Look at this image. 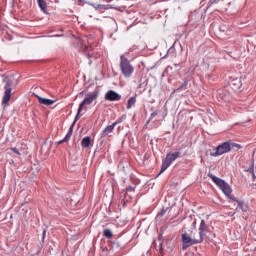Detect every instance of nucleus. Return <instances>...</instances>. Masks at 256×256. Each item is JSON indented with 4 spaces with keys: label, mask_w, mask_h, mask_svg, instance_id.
Wrapping results in <instances>:
<instances>
[{
    "label": "nucleus",
    "mask_w": 256,
    "mask_h": 256,
    "mask_svg": "<svg viewBox=\"0 0 256 256\" xmlns=\"http://www.w3.org/2000/svg\"><path fill=\"white\" fill-rule=\"evenodd\" d=\"M120 71L127 79L135 73V68L131 65V61L123 54L120 56Z\"/></svg>",
    "instance_id": "nucleus-1"
},
{
    "label": "nucleus",
    "mask_w": 256,
    "mask_h": 256,
    "mask_svg": "<svg viewBox=\"0 0 256 256\" xmlns=\"http://www.w3.org/2000/svg\"><path fill=\"white\" fill-rule=\"evenodd\" d=\"M181 242H182V251H187L189 247H193V245H199V243H202L201 238L191 236L187 232L181 234Z\"/></svg>",
    "instance_id": "nucleus-2"
},
{
    "label": "nucleus",
    "mask_w": 256,
    "mask_h": 256,
    "mask_svg": "<svg viewBox=\"0 0 256 256\" xmlns=\"http://www.w3.org/2000/svg\"><path fill=\"white\" fill-rule=\"evenodd\" d=\"M179 157H181L180 151L167 153L166 157L162 160L160 175L161 173H165V171H167V169L171 167V164L173 163V161H176V159H179Z\"/></svg>",
    "instance_id": "nucleus-3"
},
{
    "label": "nucleus",
    "mask_w": 256,
    "mask_h": 256,
    "mask_svg": "<svg viewBox=\"0 0 256 256\" xmlns=\"http://www.w3.org/2000/svg\"><path fill=\"white\" fill-rule=\"evenodd\" d=\"M4 83V95L2 98V105H7L11 101V91H13V80L9 77L3 79Z\"/></svg>",
    "instance_id": "nucleus-4"
},
{
    "label": "nucleus",
    "mask_w": 256,
    "mask_h": 256,
    "mask_svg": "<svg viewBox=\"0 0 256 256\" xmlns=\"http://www.w3.org/2000/svg\"><path fill=\"white\" fill-rule=\"evenodd\" d=\"M97 97H99V90L89 92L84 100L79 104V113L83 111V107H85V105H91Z\"/></svg>",
    "instance_id": "nucleus-5"
},
{
    "label": "nucleus",
    "mask_w": 256,
    "mask_h": 256,
    "mask_svg": "<svg viewBox=\"0 0 256 256\" xmlns=\"http://www.w3.org/2000/svg\"><path fill=\"white\" fill-rule=\"evenodd\" d=\"M231 152V145L229 141L223 142L215 148V152L211 153V157H220V155H225V153Z\"/></svg>",
    "instance_id": "nucleus-6"
},
{
    "label": "nucleus",
    "mask_w": 256,
    "mask_h": 256,
    "mask_svg": "<svg viewBox=\"0 0 256 256\" xmlns=\"http://www.w3.org/2000/svg\"><path fill=\"white\" fill-rule=\"evenodd\" d=\"M230 199H231L232 203H236L237 204V207L235 208L234 214L235 213H239L240 211H242L243 214L249 213V210H250L249 204H247L245 202V200H239L236 197H231Z\"/></svg>",
    "instance_id": "nucleus-7"
},
{
    "label": "nucleus",
    "mask_w": 256,
    "mask_h": 256,
    "mask_svg": "<svg viewBox=\"0 0 256 256\" xmlns=\"http://www.w3.org/2000/svg\"><path fill=\"white\" fill-rule=\"evenodd\" d=\"M209 231H211V227H209V225L205 222V220L202 219L198 228V233H199L198 238L201 239L202 243H203L204 237L207 235V233H209Z\"/></svg>",
    "instance_id": "nucleus-8"
},
{
    "label": "nucleus",
    "mask_w": 256,
    "mask_h": 256,
    "mask_svg": "<svg viewBox=\"0 0 256 256\" xmlns=\"http://www.w3.org/2000/svg\"><path fill=\"white\" fill-rule=\"evenodd\" d=\"M199 21H201V14H199V12L194 11L190 13L188 23L192 27H197V25H199Z\"/></svg>",
    "instance_id": "nucleus-9"
},
{
    "label": "nucleus",
    "mask_w": 256,
    "mask_h": 256,
    "mask_svg": "<svg viewBox=\"0 0 256 256\" xmlns=\"http://www.w3.org/2000/svg\"><path fill=\"white\" fill-rule=\"evenodd\" d=\"M121 99H122L121 94L115 92V90H109L105 94L106 101H121Z\"/></svg>",
    "instance_id": "nucleus-10"
},
{
    "label": "nucleus",
    "mask_w": 256,
    "mask_h": 256,
    "mask_svg": "<svg viewBox=\"0 0 256 256\" xmlns=\"http://www.w3.org/2000/svg\"><path fill=\"white\" fill-rule=\"evenodd\" d=\"M121 121L117 120L116 122L112 123L111 125L107 126L102 132H101V137H107L110 133H113L115 130V127L119 125Z\"/></svg>",
    "instance_id": "nucleus-11"
},
{
    "label": "nucleus",
    "mask_w": 256,
    "mask_h": 256,
    "mask_svg": "<svg viewBox=\"0 0 256 256\" xmlns=\"http://www.w3.org/2000/svg\"><path fill=\"white\" fill-rule=\"evenodd\" d=\"M220 189L222 193H224V195L227 197V199H229V201H231V197H235V196H231V193H233V190L231 189V186H229L227 182H225Z\"/></svg>",
    "instance_id": "nucleus-12"
},
{
    "label": "nucleus",
    "mask_w": 256,
    "mask_h": 256,
    "mask_svg": "<svg viewBox=\"0 0 256 256\" xmlns=\"http://www.w3.org/2000/svg\"><path fill=\"white\" fill-rule=\"evenodd\" d=\"M133 193H135V187L128 186L126 187V192L124 193V199L127 203L133 199Z\"/></svg>",
    "instance_id": "nucleus-13"
},
{
    "label": "nucleus",
    "mask_w": 256,
    "mask_h": 256,
    "mask_svg": "<svg viewBox=\"0 0 256 256\" xmlns=\"http://www.w3.org/2000/svg\"><path fill=\"white\" fill-rule=\"evenodd\" d=\"M208 177L210 179H212L213 183H215V185H217V187H219V189H221L223 187V185H225V183H226L225 180H223L211 173L208 174Z\"/></svg>",
    "instance_id": "nucleus-14"
},
{
    "label": "nucleus",
    "mask_w": 256,
    "mask_h": 256,
    "mask_svg": "<svg viewBox=\"0 0 256 256\" xmlns=\"http://www.w3.org/2000/svg\"><path fill=\"white\" fill-rule=\"evenodd\" d=\"M38 102L40 103V105H45L46 107H51V105H54L55 100H51L48 98H43L39 95H36Z\"/></svg>",
    "instance_id": "nucleus-15"
},
{
    "label": "nucleus",
    "mask_w": 256,
    "mask_h": 256,
    "mask_svg": "<svg viewBox=\"0 0 256 256\" xmlns=\"http://www.w3.org/2000/svg\"><path fill=\"white\" fill-rule=\"evenodd\" d=\"M247 173H251L253 181H256L255 175V159L252 158L249 168L246 170Z\"/></svg>",
    "instance_id": "nucleus-16"
},
{
    "label": "nucleus",
    "mask_w": 256,
    "mask_h": 256,
    "mask_svg": "<svg viewBox=\"0 0 256 256\" xmlns=\"http://www.w3.org/2000/svg\"><path fill=\"white\" fill-rule=\"evenodd\" d=\"M72 135H73V126H70V128H69V130H68L66 136H65L62 140H60V141L58 142V144L61 145L62 143H67V141H70V140H71V136H72Z\"/></svg>",
    "instance_id": "nucleus-17"
},
{
    "label": "nucleus",
    "mask_w": 256,
    "mask_h": 256,
    "mask_svg": "<svg viewBox=\"0 0 256 256\" xmlns=\"http://www.w3.org/2000/svg\"><path fill=\"white\" fill-rule=\"evenodd\" d=\"M230 87H232V89H234L235 91H237V89H241V80L239 79H234L230 82Z\"/></svg>",
    "instance_id": "nucleus-18"
},
{
    "label": "nucleus",
    "mask_w": 256,
    "mask_h": 256,
    "mask_svg": "<svg viewBox=\"0 0 256 256\" xmlns=\"http://www.w3.org/2000/svg\"><path fill=\"white\" fill-rule=\"evenodd\" d=\"M135 103H137V97H130L127 101L126 109H131L135 105Z\"/></svg>",
    "instance_id": "nucleus-19"
},
{
    "label": "nucleus",
    "mask_w": 256,
    "mask_h": 256,
    "mask_svg": "<svg viewBox=\"0 0 256 256\" xmlns=\"http://www.w3.org/2000/svg\"><path fill=\"white\" fill-rule=\"evenodd\" d=\"M81 145L84 147V149H87V147L91 145V136L84 137L81 141Z\"/></svg>",
    "instance_id": "nucleus-20"
},
{
    "label": "nucleus",
    "mask_w": 256,
    "mask_h": 256,
    "mask_svg": "<svg viewBox=\"0 0 256 256\" xmlns=\"http://www.w3.org/2000/svg\"><path fill=\"white\" fill-rule=\"evenodd\" d=\"M38 7H40L43 13H47V2L45 0H37Z\"/></svg>",
    "instance_id": "nucleus-21"
},
{
    "label": "nucleus",
    "mask_w": 256,
    "mask_h": 256,
    "mask_svg": "<svg viewBox=\"0 0 256 256\" xmlns=\"http://www.w3.org/2000/svg\"><path fill=\"white\" fill-rule=\"evenodd\" d=\"M189 85V80H185L182 85H180L174 92L177 91H187V87Z\"/></svg>",
    "instance_id": "nucleus-22"
},
{
    "label": "nucleus",
    "mask_w": 256,
    "mask_h": 256,
    "mask_svg": "<svg viewBox=\"0 0 256 256\" xmlns=\"http://www.w3.org/2000/svg\"><path fill=\"white\" fill-rule=\"evenodd\" d=\"M229 145H230V151L231 149H236V151H239V149H243V146H241V144H237L235 142H231L228 141Z\"/></svg>",
    "instance_id": "nucleus-23"
},
{
    "label": "nucleus",
    "mask_w": 256,
    "mask_h": 256,
    "mask_svg": "<svg viewBox=\"0 0 256 256\" xmlns=\"http://www.w3.org/2000/svg\"><path fill=\"white\" fill-rule=\"evenodd\" d=\"M81 117H83V114H81V112H79V107H78L77 114H76V116L74 118V121H73V123L71 125L72 133H73V127H75V123H77L78 119H81Z\"/></svg>",
    "instance_id": "nucleus-24"
},
{
    "label": "nucleus",
    "mask_w": 256,
    "mask_h": 256,
    "mask_svg": "<svg viewBox=\"0 0 256 256\" xmlns=\"http://www.w3.org/2000/svg\"><path fill=\"white\" fill-rule=\"evenodd\" d=\"M103 237L106 239H112L113 238V232H111L110 229H104L103 230Z\"/></svg>",
    "instance_id": "nucleus-25"
},
{
    "label": "nucleus",
    "mask_w": 256,
    "mask_h": 256,
    "mask_svg": "<svg viewBox=\"0 0 256 256\" xmlns=\"http://www.w3.org/2000/svg\"><path fill=\"white\" fill-rule=\"evenodd\" d=\"M107 9H109V5H105V4L96 5V11H107Z\"/></svg>",
    "instance_id": "nucleus-26"
},
{
    "label": "nucleus",
    "mask_w": 256,
    "mask_h": 256,
    "mask_svg": "<svg viewBox=\"0 0 256 256\" xmlns=\"http://www.w3.org/2000/svg\"><path fill=\"white\" fill-rule=\"evenodd\" d=\"M157 112H153L151 115H150V118H149V120L147 121V125H149V123H151V120L152 119H155V117H157Z\"/></svg>",
    "instance_id": "nucleus-27"
},
{
    "label": "nucleus",
    "mask_w": 256,
    "mask_h": 256,
    "mask_svg": "<svg viewBox=\"0 0 256 256\" xmlns=\"http://www.w3.org/2000/svg\"><path fill=\"white\" fill-rule=\"evenodd\" d=\"M165 213H167V210L165 208H163L158 214L157 217H163V215H165Z\"/></svg>",
    "instance_id": "nucleus-28"
},
{
    "label": "nucleus",
    "mask_w": 256,
    "mask_h": 256,
    "mask_svg": "<svg viewBox=\"0 0 256 256\" xmlns=\"http://www.w3.org/2000/svg\"><path fill=\"white\" fill-rule=\"evenodd\" d=\"M221 0H209L208 5H217Z\"/></svg>",
    "instance_id": "nucleus-29"
},
{
    "label": "nucleus",
    "mask_w": 256,
    "mask_h": 256,
    "mask_svg": "<svg viewBox=\"0 0 256 256\" xmlns=\"http://www.w3.org/2000/svg\"><path fill=\"white\" fill-rule=\"evenodd\" d=\"M46 235H47V230L44 229L43 232H42V243H45Z\"/></svg>",
    "instance_id": "nucleus-30"
},
{
    "label": "nucleus",
    "mask_w": 256,
    "mask_h": 256,
    "mask_svg": "<svg viewBox=\"0 0 256 256\" xmlns=\"http://www.w3.org/2000/svg\"><path fill=\"white\" fill-rule=\"evenodd\" d=\"M11 151H13V153H15L16 155H20L19 153V149H17L16 147L10 148Z\"/></svg>",
    "instance_id": "nucleus-31"
},
{
    "label": "nucleus",
    "mask_w": 256,
    "mask_h": 256,
    "mask_svg": "<svg viewBox=\"0 0 256 256\" xmlns=\"http://www.w3.org/2000/svg\"><path fill=\"white\" fill-rule=\"evenodd\" d=\"M219 29L222 33H225V31H227V27L225 25L220 26Z\"/></svg>",
    "instance_id": "nucleus-32"
},
{
    "label": "nucleus",
    "mask_w": 256,
    "mask_h": 256,
    "mask_svg": "<svg viewBox=\"0 0 256 256\" xmlns=\"http://www.w3.org/2000/svg\"><path fill=\"white\" fill-rule=\"evenodd\" d=\"M65 35L64 34H56L54 35V37H64Z\"/></svg>",
    "instance_id": "nucleus-33"
},
{
    "label": "nucleus",
    "mask_w": 256,
    "mask_h": 256,
    "mask_svg": "<svg viewBox=\"0 0 256 256\" xmlns=\"http://www.w3.org/2000/svg\"><path fill=\"white\" fill-rule=\"evenodd\" d=\"M91 5V7H94V9L97 11V5H95V4H90Z\"/></svg>",
    "instance_id": "nucleus-34"
},
{
    "label": "nucleus",
    "mask_w": 256,
    "mask_h": 256,
    "mask_svg": "<svg viewBox=\"0 0 256 256\" xmlns=\"http://www.w3.org/2000/svg\"><path fill=\"white\" fill-rule=\"evenodd\" d=\"M169 69L173 70V67L168 66V67L166 68V71H169Z\"/></svg>",
    "instance_id": "nucleus-35"
},
{
    "label": "nucleus",
    "mask_w": 256,
    "mask_h": 256,
    "mask_svg": "<svg viewBox=\"0 0 256 256\" xmlns=\"http://www.w3.org/2000/svg\"><path fill=\"white\" fill-rule=\"evenodd\" d=\"M116 11H121V7H116Z\"/></svg>",
    "instance_id": "nucleus-36"
},
{
    "label": "nucleus",
    "mask_w": 256,
    "mask_h": 256,
    "mask_svg": "<svg viewBox=\"0 0 256 256\" xmlns=\"http://www.w3.org/2000/svg\"><path fill=\"white\" fill-rule=\"evenodd\" d=\"M79 3H83V0H78Z\"/></svg>",
    "instance_id": "nucleus-37"
}]
</instances>
